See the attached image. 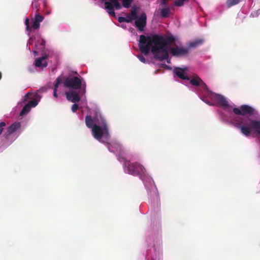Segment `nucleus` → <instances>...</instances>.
Segmentation results:
<instances>
[{"instance_id":"f03ea898","label":"nucleus","mask_w":260,"mask_h":260,"mask_svg":"<svg viewBox=\"0 0 260 260\" xmlns=\"http://www.w3.org/2000/svg\"><path fill=\"white\" fill-rule=\"evenodd\" d=\"M85 122L86 126L91 128L92 135L97 140L101 141L102 137L107 138L109 137L107 123L101 114H96L93 118L90 115H87Z\"/></svg>"},{"instance_id":"4c0bfd02","label":"nucleus","mask_w":260,"mask_h":260,"mask_svg":"<svg viewBox=\"0 0 260 260\" xmlns=\"http://www.w3.org/2000/svg\"><path fill=\"white\" fill-rule=\"evenodd\" d=\"M167 1H168V0H167Z\"/></svg>"},{"instance_id":"6e6552de","label":"nucleus","mask_w":260,"mask_h":260,"mask_svg":"<svg viewBox=\"0 0 260 260\" xmlns=\"http://www.w3.org/2000/svg\"><path fill=\"white\" fill-rule=\"evenodd\" d=\"M233 111L235 114L238 115H245L246 114L253 115L255 112L254 109L246 105H242L239 108H234Z\"/></svg>"},{"instance_id":"a211bd4d","label":"nucleus","mask_w":260,"mask_h":260,"mask_svg":"<svg viewBox=\"0 0 260 260\" xmlns=\"http://www.w3.org/2000/svg\"><path fill=\"white\" fill-rule=\"evenodd\" d=\"M241 0H228L226 2V5L228 8H230L233 6L239 4Z\"/></svg>"},{"instance_id":"1a4fd4ad","label":"nucleus","mask_w":260,"mask_h":260,"mask_svg":"<svg viewBox=\"0 0 260 260\" xmlns=\"http://www.w3.org/2000/svg\"><path fill=\"white\" fill-rule=\"evenodd\" d=\"M135 26L140 31H143L147 24V16L142 13L140 16L135 19Z\"/></svg>"},{"instance_id":"412c9836","label":"nucleus","mask_w":260,"mask_h":260,"mask_svg":"<svg viewBox=\"0 0 260 260\" xmlns=\"http://www.w3.org/2000/svg\"><path fill=\"white\" fill-rule=\"evenodd\" d=\"M133 1L134 0H123L122 2V6L125 8H128Z\"/></svg>"},{"instance_id":"c85d7f7f","label":"nucleus","mask_w":260,"mask_h":260,"mask_svg":"<svg viewBox=\"0 0 260 260\" xmlns=\"http://www.w3.org/2000/svg\"><path fill=\"white\" fill-rule=\"evenodd\" d=\"M118 21L120 23H122V22H126V21H128L126 19V18L125 17H119L118 18Z\"/></svg>"},{"instance_id":"c756f323","label":"nucleus","mask_w":260,"mask_h":260,"mask_svg":"<svg viewBox=\"0 0 260 260\" xmlns=\"http://www.w3.org/2000/svg\"><path fill=\"white\" fill-rule=\"evenodd\" d=\"M126 19L128 21H126L127 23H130L132 21V20H135V18L133 17H131V15L129 14L127 16Z\"/></svg>"},{"instance_id":"473e14b6","label":"nucleus","mask_w":260,"mask_h":260,"mask_svg":"<svg viewBox=\"0 0 260 260\" xmlns=\"http://www.w3.org/2000/svg\"><path fill=\"white\" fill-rule=\"evenodd\" d=\"M108 149L109 150V151H110L111 152H114V150H113L111 149L110 145L109 144H108Z\"/></svg>"},{"instance_id":"4468645a","label":"nucleus","mask_w":260,"mask_h":260,"mask_svg":"<svg viewBox=\"0 0 260 260\" xmlns=\"http://www.w3.org/2000/svg\"><path fill=\"white\" fill-rule=\"evenodd\" d=\"M212 98L218 105L221 106L222 107H226L229 106L228 102L223 96L215 93L213 94Z\"/></svg>"},{"instance_id":"7c9ffc66","label":"nucleus","mask_w":260,"mask_h":260,"mask_svg":"<svg viewBox=\"0 0 260 260\" xmlns=\"http://www.w3.org/2000/svg\"><path fill=\"white\" fill-rule=\"evenodd\" d=\"M161 5L163 6H167V0H161Z\"/></svg>"},{"instance_id":"f704fd0d","label":"nucleus","mask_w":260,"mask_h":260,"mask_svg":"<svg viewBox=\"0 0 260 260\" xmlns=\"http://www.w3.org/2000/svg\"><path fill=\"white\" fill-rule=\"evenodd\" d=\"M162 66L164 67V68H168L169 67H168V66H167L166 64H162Z\"/></svg>"},{"instance_id":"cd10ccee","label":"nucleus","mask_w":260,"mask_h":260,"mask_svg":"<svg viewBox=\"0 0 260 260\" xmlns=\"http://www.w3.org/2000/svg\"><path fill=\"white\" fill-rule=\"evenodd\" d=\"M6 123L5 122H0V135L2 133L4 127L6 126Z\"/></svg>"},{"instance_id":"20e7f679","label":"nucleus","mask_w":260,"mask_h":260,"mask_svg":"<svg viewBox=\"0 0 260 260\" xmlns=\"http://www.w3.org/2000/svg\"><path fill=\"white\" fill-rule=\"evenodd\" d=\"M240 121H235L233 125L239 129L246 137H249L252 132L260 136V120H253L249 117L240 118Z\"/></svg>"},{"instance_id":"6ab92c4d","label":"nucleus","mask_w":260,"mask_h":260,"mask_svg":"<svg viewBox=\"0 0 260 260\" xmlns=\"http://www.w3.org/2000/svg\"><path fill=\"white\" fill-rule=\"evenodd\" d=\"M138 8L134 6L132 8L131 13L129 14L131 17H133L135 19L136 18H137L138 17L137 13H138Z\"/></svg>"},{"instance_id":"2f4dec72","label":"nucleus","mask_w":260,"mask_h":260,"mask_svg":"<svg viewBox=\"0 0 260 260\" xmlns=\"http://www.w3.org/2000/svg\"><path fill=\"white\" fill-rule=\"evenodd\" d=\"M57 90H53V95L55 98H57V96H58L57 94Z\"/></svg>"},{"instance_id":"7ed1b4c3","label":"nucleus","mask_w":260,"mask_h":260,"mask_svg":"<svg viewBox=\"0 0 260 260\" xmlns=\"http://www.w3.org/2000/svg\"><path fill=\"white\" fill-rule=\"evenodd\" d=\"M116 146H117L116 151L118 153L117 159L120 162H123L125 172L134 176H139L141 179H143L142 177L145 175L146 172L144 167L137 162L132 163L126 160L122 156V154L124 152L122 146L118 144H116Z\"/></svg>"},{"instance_id":"dca6fc26","label":"nucleus","mask_w":260,"mask_h":260,"mask_svg":"<svg viewBox=\"0 0 260 260\" xmlns=\"http://www.w3.org/2000/svg\"><path fill=\"white\" fill-rule=\"evenodd\" d=\"M49 57V55L47 54H45V55L40 57L39 58H38L35 60V64L37 67H43V68H46L48 66V63L47 61H43L44 60L47 59Z\"/></svg>"},{"instance_id":"f8f14e48","label":"nucleus","mask_w":260,"mask_h":260,"mask_svg":"<svg viewBox=\"0 0 260 260\" xmlns=\"http://www.w3.org/2000/svg\"><path fill=\"white\" fill-rule=\"evenodd\" d=\"M188 71L187 68H184L183 69L176 67L174 69V72L175 73L176 76L183 80H189V78L186 75V72Z\"/></svg>"},{"instance_id":"b1692460","label":"nucleus","mask_w":260,"mask_h":260,"mask_svg":"<svg viewBox=\"0 0 260 260\" xmlns=\"http://www.w3.org/2000/svg\"><path fill=\"white\" fill-rule=\"evenodd\" d=\"M25 24L26 25V30L29 32L30 33V32L31 31V27L29 26V19L28 18H26L25 19Z\"/></svg>"},{"instance_id":"bb28decb","label":"nucleus","mask_w":260,"mask_h":260,"mask_svg":"<svg viewBox=\"0 0 260 260\" xmlns=\"http://www.w3.org/2000/svg\"><path fill=\"white\" fill-rule=\"evenodd\" d=\"M138 58L142 62L145 63L146 62V59L142 54H139L138 55Z\"/></svg>"},{"instance_id":"5701e85b","label":"nucleus","mask_w":260,"mask_h":260,"mask_svg":"<svg viewBox=\"0 0 260 260\" xmlns=\"http://www.w3.org/2000/svg\"><path fill=\"white\" fill-rule=\"evenodd\" d=\"M44 19V17L40 14H36L35 16V21L39 23Z\"/></svg>"},{"instance_id":"e433bc0d","label":"nucleus","mask_w":260,"mask_h":260,"mask_svg":"<svg viewBox=\"0 0 260 260\" xmlns=\"http://www.w3.org/2000/svg\"><path fill=\"white\" fill-rule=\"evenodd\" d=\"M34 53H35V54H37V51H34Z\"/></svg>"},{"instance_id":"9b49d317","label":"nucleus","mask_w":260,"mask_h":260,"mask_svg":"<svg viewBox=\"0 0 260 260\" xmlns=\"http://www.w3.org/2000/svg\"><path fill=\"white\" fill-rule=\"evenodd\" d=\"M190 83L192 85L201 87L205 91H208L207 85L198 75L192 77Z\"/></svg>"},{"instance_id":"a878e982","label":"nucleus","mask_w":260,"mask_h":260,"mask_svg":"<svg viewBox=\"0 0 260 260\" xmlns=\"http://www.w3.org/2000/svg\"><path fill=\"white\" fill-rule=\"evenodd\" d=\"M75 104L72 105V110L73 112H76V111L79 108V106L78 104H77L76 103H74Z\"/></svg>"},{"instance_id":"aec40b11","label":"nucleus","mask_w":260,"mask_h":260,"mask_svg":"<svg viewBox=\"0 0 260 260\" xmlns=\"http://www.w3.org/2000/svg\"><path fill=\"white\" fill-rule=\"evenodd\" d=\"M204 41L202 39L197 40L190 43V47H196L203 43Z\"/></svg>"},{"instance_id":"2eb2a0df","label":"nucleus","mask_w":260,"mask_h":260,"mask_svg":"<svg viewBox=\"0 0 260 260\" xmlns=\"http://www.w3.org/2000/svg\"><path fill=\"white\" fill-rule=\"evenodd\" d=\"M67 99L72 103H77L80 101L79 94L75 91H71L66 93Z\"/></svg>"},{"instance_id":"ddd939ff","label":"nucleus","mask_w":260,"mask_h":260,"mask_svg":"<svg viewBox=\"0 0 260 260\" xmlns=\"http://www.w3.org/2000/svg\"><path fill=\"white\" fill-rule=\"evenodd\" d=\"M21 124L19 122H16L11 124L8 127L7 132L5 134V138L6 139H8L9 136L19 128Z\"/></svg>"},{"instance_id":"c9c22d12","label":"nucleus","mask_w":260,"mask_h":260,"mask_svg":"<svg viewBox=\"0 0 260 260\" xmlns=\"http://www.w3.org/2000/svg\"><path fill=\"white\" fill-rule=\"evenodd\" d=\"M2 73L0 72V80L2 79Z\"/></svg>"},{"instance_id":"f3484780","label":"nucleus","mask_w":260,"mask_h":260,"mask_svg":"<svg viewBox=\"0 0 260 260\" xmlns=\"http://www.w3.org/2000/svg\"><path fill=\"white\" fill-rule=\"evenodd\" d=\"M170 9L169 8H165L160 10V15L162 18H167L168 17Z\"/></svg>"},{"instance_id":"39448f33","label":"nucleus","mask_w":260,"mask_h":260,"mask_svg":"<svg viewBox=\"0 0 260 260\" xmlns=\"http://www.w3.org/2000/svg\"><path fill=\"white\" fill-rule=\"evenodd\" d=\"M63 84L65 87L73 89H81V93L86 92V83L82 82L81 77L69 76L62 77Z\"/></svg>"},{"instance_id":"4be33fe9","label":"nucleus","mask_w":260,"mask_h":260,"mask_svg":"<svg viewBox=\"0 0 260 260\" xmlns=\"http://www.w3.org/2000/svg\"><path fill=\"white\" fill-rule=\"evenodd\" d=\"M62 81V79L60 77H58L55 81V83L54 85V90H57V89L58 88L59 85L60 84V83Z\"/></svg>"},{"instance_id":"393cba45","label":"nucleus","mask_w":260,"mask_h":260,"mask_svg":"<svg viewBox=\"0 0 260 260\" xmlns=\"http://www.w3.org/2000/svg\"><path fill=\"white\" fill-rule=\"evenodd\" d=\"M40 24L39 22L35 21V20L33 21L31 28H32L34 29H38L40 27Z\"/></svg>"},{"instance_id":"72a5a7b5","label":"nucleus","mask_w":260,"mask_h":260,"mask_svg":"<svg viewBox=\"0 0 260 260\" xmlns=\"http://www.w3.org/2000/svg\"><path fill=\"white\" fill-rule=\"evenodd\" d=\"M41 46H42L43 48H44V47H45V41H42L41 43Z\"/></svg>"},{"instance_id":"f257e3e1","label":"nucleus","mask_w":260,"mask_h":260,"mask_svg":"<svg viewBox=\"0 0 260 260\" xmlns=\"http://www.w3.org/2000/svg\"><path fill=\"white\" fill-rule=\"evenodd\" d=\"M174 41L175 37L172 35L165 38L158 34L147 36L142 35L140 36L139 47L142 53L147 55L151 51L155 59L159 61L167 59L170 63L168 46Z\"/></svg>"},{"instance_id":"0eeeda50","label":"nucleus","mask_w":260,"mask_h":260,"mask_svg":"<svg viewBox=\"0 0 260 260\" xmlns=\"http://www.w3.org/2000/svg\"><path fill=\"white\" fill-rule=\"evenodd\" d=\"M176 39L175 38L174 42L171 43L173 44L172 47L168 48V51H170L172 55L174 56H184L188 54L189 49L188 48L183 47L181 44L178 45L175 42Z\"/></svg>"},{"instance_id":"9d476101","label":"nucleus","mask_w":260,"mask_h":260,"mask_svg":"<svg viewBox=\"0 0 260 260\" xmlns=\"http://www.w3.org/2000/svg\"><path fill=\"white\" fill-rule=\"evenodd\" d=\"M121 8V5L118 0L116 2H115L113 4L108 1L105 2V9L109 15L114 17L115 16V13L114 12V8H115L116 10H119Z\"/></svg>"},{"instance_id":"423d86ee","label":"nucleus","mask_w":260,"mask_h":260,"mask_svg":"<svg viewBox=\"0 0 260 260\" xmlns=\"http://www.w3.org/2000/svg\"><path fill=\"white\" fill-rule=\"evenodd\" d=\"M36 96V95L31 92H28L25 94L24 99V102L27 101L28 99H31L32 100L29 101L28 103L24 106L20 112V116L27 114L30 111L31 108L35 107L38 105V102L35 99Z\"/></svg>"}]
</instances>
